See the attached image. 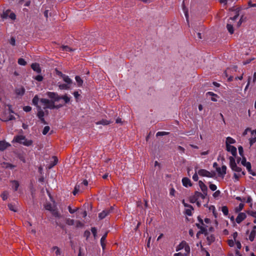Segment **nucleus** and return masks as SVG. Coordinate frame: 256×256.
Wrapping results in <instances>:
<instances>
[{"label": "nucleus", "instance_id": "6", "mask_svg": "<svg viewBox=\"0 0 256 256\" xmlns=\"http://www.w3.org/2000/svg\"><path fill=\"white\" fill-rule=\"evenodd\" d=\"M199 196H201V192L196 191L194 194L189 198L190 202L192 204L195 203L200 198Z\"/></svg>", "mask_w": 256, "mask_h": 256}, {"label": "nucleus", "instance_id": "38", "mask_svg": "<svg viewBox=\"0 0 256 256\" xmlns=\"http://www.w3.org/2000/svg\"><path fill=\"white\" fill-rule=\"evenodd\" d=\"M18 64H20V65H21V66H26V60L22 58H20L18 60Z\"/></svg>", "mask_w": 256, "mask_h": 256}, {"label": "nucleus", "instance_id": "58", "mask_svg": "<svg viewBox=\"0 0 256 256\" xmlns=\"http://www.w3.org/2000/svg\"><path fill=\"white\" fill-rule=\"evenodd\" d=\"M244 166L246 167L248 172H250V171H251L252 166H251V164L250 162H248V164H246Z\"/></svg>", "mask_w": 256, "mask_h": 256}, {"label": "nucleus", "instance_id": "20", "mask_svg": "<svg viewBox=\"0 0 256 256\" xmlns=\"http://www.w3.org/2000/svg\"><path fill=\"white\" fill-rule=\"evenodd\" d=\"M38 108L37 116L38 117V118L39 119L41 118H44V112L43 111V110H42L41 107L38 106V108Z\"/></svg>", "mask_w": 256, "mask_h": 256}, {"label": "nucleus", "instance_id": "10", "mask_svg": "<svg viewBox=\"0 0 256 256\" xmlns=\"http://www.w3.org/2000/svg\"><path fill=\"white\" fill-rule=\"evenodd\" d=\"M226 149L227 151L230 152L233 156H236L237 154V150L235 146L231 145H228L226 146Z\"/></svg>", "mask_w": 256, "mask_h": 256}, {"label": "nucleus", "instance_id": "33", "mask_svg": "<svg viewBox=\"0 0 256 256\" xmlns=\"http://www.w3.org/2000/svg\"><path fill=\"white\" fill-rule=\"evenodd\" d=\"M8 192L7 191L4 192L0 195L2 199L4 200H5L8 198Z\"/></svg>", "mask_w": 256, "mask_h": 256}, {"label": "nucleus", "instance_id": "15", "mask_svg": "<svg viewBox=\"0 0 256 256\" xmlns=\"http://www.w3.org/2000/svg\"><path fill=\"white\" fill-rule=\"evenodd\" d=\"M25 91V88L23 86H21L16 88L15 93L17 96H22L24 94Z\"/></svg>", "mask_w": 256, "mask_h": 256}, {"label": "nucleus", "instance_id": "46", "mask_svg": "<svg viewBox=\"0 0 256 256\" xmlns=\"http://www.w3.org/2000/svg\"><path fill=\"white\" fill-rule=\"evenodd\" d=\"M50 130V128L49 126H44L42 132V133L44 135H46L48 134V131Z\"/></svg>", "mask_w": 256, "mask_h": 256}, {"label": "nucleus", "instance_id": "19", "mask_svg": "<svg viewBox=\"0 0 256 256\" xmlns=\"http://www.w3.org/2000/svg\"><path fill=\"white\" fill-rule=\"evenodd\" d=\"M39 100H40L38 95H35L32 100V104L36 106V108H38V106H40L38 104Z\"/></svg>", "mask_w": 256, "mask_h": 256}, {"label": "nucleus", "instance_id": "54", "mask_svg": "<svg viewBox=\"0 0 256 256\" xmlns=\"http://www.w3.org/2000/svg\"><path fill=\"white\" fill-rule=\"evenodd\" d=\"M209 187H210V188L212 190V191H214L216 190L217 188V186L216 184H210L209 186Z\"/></svg>", "mask_w": 256, "mask_h": 256}, {"label": "nucleus", "instance_id": "59", "mask_svg": "<svg viewBox=\"0 0 256 256\" xmlns=\"http://www.w3.org/2000/svg\"><path fill=\"white\" fill-rule=\"evenodd\" d=\"M198 172L196 171L195 174L192 176V179L195 182H197L198 180Z\"/></svg>", "mask_w": 256, "mask_h": 256}, {"label": "nucleus", "instance_id": "53", "mask_svg": "<svg viewBox=\"0 0 256 256\" xmlns=\"http://www.w3.org/2000/svg\"><path fill=\"white\" fill-rule=\"evenodd\" d=\"M242 174L240 173H234V178L236 180H238L240 178Z\"/></svg>", "mask_w": 256, "mask_h": 256}, {"label": "nucleus", "instance_id": "28", "mask_svg": "<svg viewBox=\"0 0 256 256\" xmlns=\"http://www.w3.org/2000/svg\"><path fill=\"white\" fill-rule=\"evenodd\" d=\"M51 212H52V216H55L56 218H60L61 217L60 214V212H58V211L57 210L53 209L51 211Z\"/></svg>", "mask_w": 256, "mask_h": 256}, {"label": "nucleus", "instance_id": "13", "mask_svg": "<svg viewBox=\"0 0 256 256\" xmlns=\"http://www.w3.org/2000/svg\"><path fill=\"white\" fill-rule=\"evenodd\" d=\"M31 68L37 73H40L42 72L40 64L38 63H33L31 64Z\"/></svg>", "mask_w": 256, "mask_h": 256}, {"label": "nucleus", "instance_id": "23", "mask_svg": "<svg viewBox=\"0 0 256 256\" xmlns=\"http://www.w3.org/2000/svg\"><path fill=\"white\" fill-rule=\"evenodd\" d=\"M110 122L106 120L102 119L98 122H96V124H102L104 126L108 125L110 124Z\"/></svg>", "mask_w": 256, "mask_h": 256}, {"label": "nucleus", "instance_id": "27", "mask_svg": "<svg viewBox=\"0 0 256 256\" xmlns=\"http://www.w3.org/2000/svg\"><path fill=\"white\" fill-rule=\"evenodd\" d=\"M70 84H60L58 88L60 90H68L70 88Z\"/></svg>", "mask_w": 256, "mask_h": 256}, {"label": "nucleus", "instance_id": "29", "mask_svg": "<svg viewBox=\"0 0 256 256\" xmlns=\"http://www.w3.org/2000/svg\"><path fill=\"white\" fill-rule=\"evenodd\" d=\"M56 105L54 104V102L53 101L50 100V103L48 104L44 108H49L50 110L55 109Z\"/></svg>", "mask_w": 256, "mask_h": 256}, {"label": "nucleus", "instance_id": "52", "mask_svg": "<svg viewBox=\"0 0 256 256\" xmlns=\"http://www.w3.org/2000/svg\"><path fill=\"white\" fill-rule=\"evenodd\" d=\"M23 110L26 112H30L32 110V107L28 106L23 107Z\"/></svg>", "mask_w": 256, "mask_h": 256}, {"label": "nucleus", "instance_id": "9", "mask_svg": "<svg viewBox=\"0 0 256 256\" xmlns=\"http://www.w3.org/2000/svg\"><path fill=\"white\" fill-rule=\"evenodd\" d=\"M252 137L250 138V145L252 146L256 142V130L251 131Z\"/></svg>", "mask_w": 256, "mask_h": 256}, {"label": "nucleus", "instance_id": "22", "mask_svg": "<svg viewBox=\"0 0 256 256\" xmlns=\"http://www.w3.org/2000/svg\"><path fill=\"white\" fill-rule=\"evenodd\" d=\"M62 78L63 80L67 84H70L72 82V80L69 78L68 76L64 74Z\"/></svg>", "mask_w": 256, "mask_h": 256}, {"label": "nucleus", "instance_id": "18", "mask_svg": "<svg viewBox=\"0 0 256 256\" xmlns=\"http://www.w3.org/2000/svg\"><path fill=\"white\" fill-rule=\"evenodd\" d=\"M10 144L4 141H0V151H4L5 150Z\"/></svg>", "mask_w": 256, "mask_h": 256}, {"label": "nucleus", "instance_id": "8", "mask_svg": "<svg viewBox=\"0 0 256 256\" xmlns=\"http://www.w3.org/2000/svg\"><path fill=\"white\" fill-rule=\"evenodd\" d=\"M226 166L225 165H223L222 166V168H220L219 167L216 168V170L220 176H224L226 173Z\"/></svg>", "mask_w": 256, "mask_h": 256}, {"label": "nucleus", "instance_id": "7", "mask_svg": "<svg viewBox=\"0 0 256 256\" xmlns=\"http://www.w3.org/2000/svg\"><path fill=\"white\" fill-rule=\"evenodd\" d=\"M246 218V215L244 212H240L236 219V222L238 224H240L245 220Z\"/></svg>", "mask_w": 256, "mask_h": 256}, {"label": "nucleus", "instance_id": "49", "mask_svg": "<svg viewBox=\"0 0 256 256\" xmlns=\"http://www.w3.org/2000/svg\"><path fill=\"white\" fill-rule=\"evenodd\" d=\"M192 210H194V208L191 209L190 208H188V209H186L185 210V214L188 216H191L192 215Z\"/></svg>", "mask_w": 256, "mask_h": 256}, {"label": "nucleus", "instance_id": "31", "mask_svg": "<svg viewBox=\"0 0 256 256\" xmlns=\"http://www.w3.org/2000/svg\"><path fill=\"white\" fill-rule=\"evenodd\" d=\"M222 211L224 216H228V209L226 206H222Z\"/></svg>", "mask_w": 256, "mask_h": 256}, {"label": "nucleus", "instance_id": "56", "mask_svg": "<svg viewBox=\"0 0 256 256\" xmlns=\"http://www.w3.org/2000/svg\"><path fill=\"white\" fill-rule=\"evenodd\" d=\"M252 198L250 196H248L245 202L246 203L250 204V206L252 207Z\"/></svg>", "mask_w": 256, "mask_h": 256}, {"label": "nucleus", "instance_id": "51", "mask_svg": "<svg viewBox=\"0 0 256 256\" xmlns=\"http://www.w3.org/2000/svg\"><path fill=\"white\" fill-rule=\"evenodd\" d=\"M34 78L36 80H37V81H38V82H42V81L43 80L44 78H43V76H41V75H38V76H36Z\"/></svg>", "mask_w": 256, "mask_h": 256}, {"label": "nucleus", "instance_id": "17", "mask_svg": "<svg viewBox=\"0 0 256 256\" xmlns=\"http://www.w3.org/2000/svg\"><path fill=\"white\" fill-rule=\"evenodd\" d=\"M108 232H106L104 234V235L102 237L101 239H100V245L102 247V248L103 250H104L106 248V244L104 243L106 240V237H107V236H108Z\"/></svg>", "mask_w": 256, "mask_h": 256}, {"label": "nucleus", "instance_id": "43", "mask_svg": "<svg viewBox=\"0 0 256 256\" xmlns=\"http://www.w3.org/2000/svg\"><path fill=\"white\" fill-rule=\"evenodd\" d=\"M168 134H169L168 132H158L156 133V136H164L168 135Z\"/></svg>", "mask_w": 256, "mask_h": 256}, {"label": "nucleus", "instance_id": "55", "mask_svg": "<svg viewBox=\"0 0 256 256\" xmlns=\"http://www.w3.org/2000/svg\"><path fill=\"white\" fill-rule=\"evenodd\" d=\"M52 158L54 159V160L52 163L50 164L51 166L56 165L58 162V160L56 156H53Z\"/></svg>", "mask_w": 256, "mask_h": 256}, {"label": "nucleus", "instance_id": "16", "mask_svg": "<svg viewBox=\"0 0 256 256\" xmlns=\"http://www.w3.org/2000/svg\"><path fill=\"white\" fill-rule=\"evenodd\" d=\"M10 184L11 186L12 187V188L14 192H16L18 190V188L20 186V184L18 180H14L10 181Z\"/></svg>", "mask_w": 256, "mask_h": 256}, {"label": "nucleus", "instance_id": "21", "mask_svg": "<svg viewBox=\"0 0 256 256\" xmlns=\"http://www.w3.org/2000/svg\"><path fill=\"white\" fill-rule=\"evenodd\" d=\"M186 242L184 240L182 241L176 248V251L178 252L185 247Z\"/></svg>", "mask_w": 256, "mask_h": 256}, {"label": "nucleus", "instance_id": "4", "mask_svg": "<svg viewBox=\"0 0 256 256\" xmlns=\"http://www.w3.org/2000/svg\"><path fill=\"white\" fill-rule=\"evenodd\" d=\"M47 96L51 99L50 101H53L54 102H58L60 100V96L56 92H46Z\"/></svg>", "mask_w": 256, "mask_h": 256}, {"label": "nucleus", "instance_id": "62", "mask_svg": "<svg viewBox=\"0 0 256 256\" xmlns=\"http://www.w3.org/2000/svg\"><path fill=\"white\" fill-rule=\"evenodd\" d=\"M185 251L189 254L190 252V248L188 244L186 243L185 247L184 248Z\"/></svg>", "mask_w": 256, "mask_h": 256}, {"label": "nucleus", "instance_id": "36", "mask_svg": "<svg viewBox=\"0 0 256 256\" xmlns=\"http://www.w3.org/2000/svg\"><path fill=\"white\" fill-rule=\"evenodd\" d=\"M80 185L76 184L74 187V190L72 192L74 196H76L78 194V192L80 191Z\"/></svg>", "mask_w": 256, "mask_h": 256}, {"label": "nucleus", "instance_id": "47", "mask_svg": "<svg viewBox=\"0 0 256 256\" xmlns=\"http://www.w3.org/2000/svg\"><path fill=\"white\" fill-rule=\"evenodd\" d=\"M84 226V224L80 222V220H77L76 222V228H82Z\"/></svg>", "mask_w": 256, "mask_h": 256}, {"label": "nucleus", "instance_id": "48", "mask_svg": "<svg viewBox=\"0 0 256 256\" xmlns=\"http://www.w3.org/2000/svg\"><path fill=\"white\" fill-rule=\"evenodd\" d=\"M53 250H56V251L55 252L56 256H58L60 254V252L58 248L56 246H53L52 248Z\"/></svg>", "mask_w": 256, "mask_h": 256}, {"label": "nucleus", "instance_id": "61", "mask_svg": "<svg viewBox=\"0 0 256 256\" xmlns=\"http://www.w3.org/2000/svg\"><path fill=\"white\" fill-rule=\"evenodd\" d=\"M238 152H239L240 155L241 156H243V152H244L243 148L242 146H240L238 147Z\"/></svg>", "mask_w": 256, "mask_h": 256}, {"label": "nucleus", "instance_id": "63", "mask_svg": "<svg viewBox=\"0 0 256 256\" xmlns=\"http://www.w3.org/2000/svg\"><path fill=\"white\" fill-rule=\"evenodd\" d=\"M206 96H216V97H218V95L214 93L213 92H208L206 93Z\"/></svg>", "mask_w": 256, "mask_h": 256}, {"label": "nucleus", "instance_id": "40", "mask_svg": "<svg viewBox=\"0 0 256 256\" xmlns=\"http://www.w3.org/2000/svg\"><path fill=\"white\" fill-rule=\"evenodd\" d=\"M92 232L94 236V239L97 237V230L95 227H92L91 228Z\"/></svg>", "mask_w": 256, "mask_h": 256}, {"label": "nucleus", "instance_id": "12", "mask_svg": "<svg viewBox=\"0 0 256 256\" xmlns=\"http://www.w3.org/2000/svg\"><path fill=\"white\" fill-rule=\"evenodd\" d=\"M198 185L202 191L205 194H207L208 193V188L207 186L202 181L200 180L198 182Z\"/></svg>", "mask_w": 256, "mask_h": 256}, {"label": "nucleus", "instance_id": "50", "mask_svg": "<svg viewBox=\"0 0 256 256\" xmlns=\"http://www.w3.org/2000/svg\"><path fill=\"white\" fill-rule=\"evenodd\" d=\"M182 204H183V205L184 206V207L190 208L191 209H193V206H191L190 204H188L187 203H186L185 202H184V200H182Z\"/></svg>", "mask_w": 256, "mask_h": 256}, {"label": "nucleus", "instance_id": "25", "mask_svg": "<svg viewBox=\"0 0 256 256\" xmlns=\"http://www.w3.org/2000/svg\"><path fill=\"white\" fill-rule=\"evenodd\" d=\"M244 204L243 203H240L239 206L234 208V211L238 213L240 212L244 208Z\"/></svg>", "mask_w": 256, "mask_h": 256}, {"label": "nucleus", "instance_id": "2", "mask_svg": "<svg viewBox=\"0 0 256 256\" xmlns=\"http://www.w3.org/2000/svg\"><path fill=\"white\" fill-rule=\"evenodd\" d=\"M230 160V166L232 171L238 172V174L241 172L243 176L246 174V172L242 170V168L237 166L234 158L232 156L229 158Z\"/></svg>", "mask_w": 256, "mask_h": 256}, {"label": "nucleus", "instance_id": "3", "mask_svg": "<svg viewBox=\"0 0 256 256\" xmlns=\"http://www.w3.org/2000/svg\"><path fill=\"white\" fill-rule=\"evenodd\" d=\"M198 174L202 176H206L208 178H214L215 176L214 172H210L204 169H200L198 171Z\"/></svg>", "mask_w": 256, "mask_h": 256}, {"label": "nucleus", "instance_id": "11", "mask_svg": "<svg viewBox=\"0 0 256 256\" xmlns=\"http://www.w3.org/2000/svg\"><path fill=\"white\" fill-rule=\"evenodd\" d=\"M182 185L186 188L192 186V183L190 179L188 178L184 177L182 178Z\"/></svg>", "mask_w": 256, "mask_h": 256}, {"label": "nucleus", "instance_id": "57", "mask_svg": "<svg viewBox=\"0 0 256 256\" xmlns=\"http://www.w3.org/2000/svg\"><path fill=\"white\" fill-rule=\"evenodd\" d=\"M15 167H16V166L14 165H13V164H11L6 163V168H7L12 169V168H14Z\"/></svg>", "mask_w": 256, "mask_h": 256}, {"label": "nucleus", "instance_id": "37", "mask_svg": "<svg viewBox=\"0 0 256 256\" xmlns=\"http://www.w3.org/2000/svg\"><path fill=\"white\" fill-rule=\"evenodd\" d=\"M199 233H202V234H204V235L208 234V230L206 228L203 227L202 226L200 228V230L199 231Z\"/></svg>", "mask_w": 256, "mask_h": 256}, {"label": "nucleus", "instance_id": "30", "mask_svg": "<svg viewBox=\"0 0 256 256\" xmlns=\"http://www.w3.org/2000/svg\"><path fill=\"white\" fill-rule=\"evenodd\" d=\"M62 50L66 52H71L74 51V50L72 49L68 46H62Z\"/></svg>", "mask_w": 256, "mask_h": 256}, {"label": "nucleus", "instance_id": "26", "mask_svg": "<svg viewBox=\"0 0 256 256\" xmlns=\"http://www.w3.org/2000/svg\"><path fill=\"white\" fill-rule=\"evenodd\" d=\"M75 79H76V82L78 84V86H82V84H83V80L80 78V76H76L75 77Z\"/></svg>", "mask_w": 256, "mask_h": 256}, {"label": "nucleus", "instance_id": "64", "mask_svg": "<svg viewBox=\"0 0 256 256\" xmlns=\"http://www.w3.org/2000/svg\"><path fill=\"white\" fill-rule=\"evenodd\" d=\"M8 17H9L10 19H12V20H15V19H16V14H15L14 12H11V13H10V15H9V16H8Z\"/></svg>", "mask_w": 256, "mask_h": 256}, {"label": "nucleus", "instance_id": "45", "mask_svg": "<svg viewBox=\"0 0 256 256\" xmlns=\"http://www.w3.org/2000/svg\"><path fill=\"white\" fill-rule=\"evenodd\" d=\"M90 236V232L88 230H86L84 234V236L86 238V240H88V238Z\"/></svg>", "mask_w": 256, "mask_h": 256}, {"label": "nucleus", "instance_id": "35", "mask_svg": "<svg viewBox=\"0 0 256 256\" xmlns=\"http://www.w3.org/2000/svg\"><path fill=\"white\" fill-rule=\"evenodd\" d=\"M63 100L66 104H68L70 101V98L68 97L66 95H64L62 96H60V100Z\"/></svg>", "mask_w": 256, "mask_h": 256}, {"label": "nucleus", "instance_id": "14", "mask_svg": "<svg viewBox=\"0 0 256 256\" xmlns=\"http://www.w3.org/2000/svg\"><path fill=\"white\" fill-rule=\"evenodd\" d=\"M256 234V226H253L252 230L248 237V239L250 242H253Z\"/></svg>", "mask_w": 256, "mask_h": 256}, {"label": "nucleus", "instance_id": "34", "mask_svg": "<svg viewBox=\"0 0 256 256\" xmlns=\"http://www.w3.org/2000/svg\"><path fill=\"white\" fill-rule=\"evenodd\" d=\"M226 28L228 30L230 34H232L234 33V28L232 25L230 24H227Z\"/></svg>", "mask_w": 256, "mask_h": 256}, {"label": "nucleus", "instance_id": "44", "mask_svg": "<svg viewBox=\"0 0 256 256\" xmlns=\"http://www.w3.org/2000/svg\"><path fill=\"white\" fill-rule=\"evenodd\" d=\"M246 212L248 215L256 218V211L248 210Z\"/></svg>", "mask_w": 256, "mask_h": 256}, {"label": "nucleus", "instance_id": "60", "mask_svg": "<svg viewBox=\"0 0 256 256\" xmlns=\"http://www.w3.org/2000/svg\"><path fill=\"white\" fill-rule=\"evenodd\" d=\"M10 43L11 45L14 46L16 45V40L14 37H12L10 40Z\"/></svg>", "mask_w": 256, "mask_h": 256}, {"label": "nucleus", "instance_id": "41", "mask_svg": "<svg viewBox=\"0 0 256 256\" xmlns=\"http://www.w3.org/2000/svg\"><path fill=\"white\" fill-rule=\"evenodd\" d=\"M8 207L10 210L13 211L14 212H16L17 210L15 206L12 204H8Z\"/></svg>", "mask_w": 256, "mask_h": 256}, {"label": "nucleus", "instance_id": "1", "mask_svg": "<svg viewBox=\"0 0 256 256\" xmlns=\"http://www.w3.org/2000/svg\"><path fill=\"white\" fill-rule=\"evenodd\" d=\"M12 142H16L20 144H22L24 146H29L32 144V140H27L25 136L22 135L16 136Z\"/></svg>", "mask_w": 256, "mask_h": 256}, {"label": "nucleus", "instance_id": "39", "mask_svg": "<svg viewBox=\"0 0 256 256\" xmlns=\"http://www.w3.org/2000/svg\"><path fill=\"white\" fill-rule=\"evenodd\" d=\"M215 238L212 235H210L207 237V240L208 242V244H210L212 242L214 241Z\"/></svg>", "mask_w": 256, "mask_h": 256}, {"label": "nucleus", "instance_id": "42", "mask_svg": "<svg viewBox=\"0 0 256 256\" xmlns=\"http://www.w3.org/2000/svg\"><path fill=\"white\" fill-rule=\"evenodd\" d=\"M40 102L46 106L48 104L50 103V100L46 98H41Z\"/></svg>", "mask_w": 256, "mask_h": 256}, {"label": "nucleus", "instance_id": "5", "mask_svg": "<svg viewBox=\"0 0 256 256\" xmlns=\"http://www.w3.org/2000/svg\"><path fill=\"white\" fill-rule=\"evenodd\" d=\"M114 208L111 206L110 208L104 210L102 212L98 214V218L102 220L105 218L107 216L113 212Z\"/></svg>", "mask_w": 256, "mask_h": 256}, {"label": "nucleus", "instance_id": "32", "mask_svg": "<svg viewBox=\"0 0 256 256\" xmlns=\"http://www.w3.org/2000/svg\"><path fill=\"white\" fill-rule=\"evenodd\" d=\"M66 224L68 226H73L75 222L74 220L68 218L66 219Z\"/></svg>", "mask_w": 256, "mask_h": 256}, {"label": "nucleus", "instance_id": "24", "mask_svg": "<svg viewBox=\"0 0 256 256\" xmlns=\"http://www.w3.org/2000/svg\"><path fill=\"white\" fill-rule=\"evenodd\" d=\"M235 142H236V140L234 138H232L231 137L228 136L226 139V146L228 145H230V144H234Z\"/></svg>", "mask_w": 256, "mask_h": 256}]
</instances>
